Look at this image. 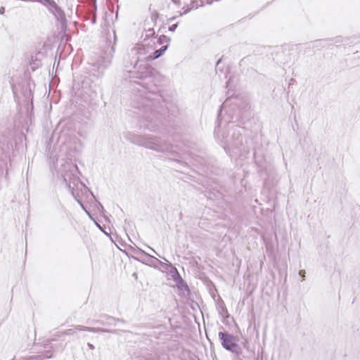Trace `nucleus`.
Segmentation results:
<instances>
[{
	"label": "nucleus",
	"instance_id": "nucleus-1",
	"mask_svg": "<svg viewBox=\"0 0 360 360\" xmlns=\"http://www.w3.org/2000/svg\"><path fill=\"white\" fill-rule=\"evenodd\" d=\"M157 42L159 44H165L160 49H155V42L149 41L144 44H139L132 49V54L136 56L139 60H150L158 58L164 54L167 49L169 39L162 35L159 37Z\"/></svg>",
	"mask_w": 360,
	"mask_h": 360
},
{
	"label": "nucleus",
	"instance_id": "nucleus-2",
	"mask_svg": "<svg viewBox=\"0 0 360 360\" xmlns=\"http://www.w3.org/2000/svg\"><path fill=\"white\" fill-rule=\"evenodd\" d=\"M137 143L150 149L163 150L162 141L157 137L143 136L139 138Z\"/></svg>",
	"mask_w": 360,
	"mask_h": 360
},
{
	"label": "nucleus",
	"instance_id": "nucleus-3",
	"mask_svg": "<svg viewBox=\"0 0 360 360\" xmlns=\"http://www.w3.org/2000/svg\"><path fill=\"white\" fill-rule=\"evenodd\" d=\"M219 338L221 340L222 346L226 349L231 352L234 351L236 347V340L232 335L219 332Z\"/></svg>",
	"mask_w": 360,
	"mask_h": 360
},
{
	"label": "nucleus",
	"instance_id": "nucleus-4",
	"mask_svg": "<svg viewBox=\"0 0 360 360\" xmlns=\"http://www.w3.org/2000/svg\"><path fill=\"white\" fill-rule=\"evenodd\" d=\"M178 8H186L185 13L191 9L194 0H171Z\"/></svg>",
	"mask_w": 360,
	"mask_h": 360
},
{
	"label": "nucleus",
	"instance_id": "nucleus-5",
	"mask_svg": "<svg viewBox=\"0 0 360 360\" xmlns=\"http://www.w3.org/2000/svg\"><path fill=\"white\" fill-rule=\"evenodd\" d=\"M76 330H88V331H91V332H94V333L101 331V330L98 328H88V327H84L82 326H77L73 329H69V330H66L65 333L66 335H73Z\"/></svg>",
	"mask_w": 360,
	"mask_h": 360
},
{
	"label": "nucleus",
	"instance_id": "nucleus-6",
	"mask_svg": "<svg viewBox=\"0 0 360 360\" xmlns=\"http://www.w3.org/2000/svg\"><path fill=\"white\" fill-rule=\"evenodd\" d=\"M69 188L72 189V193L74 195L75 198L77 199L78 193H75V188L74 186H72V183L69 184Z\"/></svg>",
	"mask_w": 360,
	"mask_h": 360
},
{
	"label": "nucleus",
	"instance_id": "nucleus-7",
	"mask_svg": "<svg viewBox=\"0 0 360 360\" xmlns=\"http://www.w3.org/2000/svg\"><path fill=\"white\" fill-rule=\"evenodd\" d=\"M74 186L78 187L80 186L81 187L84 186L81 182H79L77 179H75L74 182L72 183Z\"/></svg>",
	"mask_w": 360,
	"mask_h": 360
},
{
	"label": "nucleus",
	"instance_id": "nucleus-8",
	"mask_svg": "<svg viewBox=\"0 0 360 360\" xmlns=\"http://www.w3.org/2000/svg\"><path fill=\"white\" fill-rule=\"evenodd\" d=\"M177 27V25L176 24H174V25H172L169 28V31H172V32H174L176 28Z\"/></svg>",
	"mask_w": 360,
	"mask_h": 360
},
{
	"label": "nucleus",
	"instance_id": "nucleus-9",
	"mask_svg": "<svg viewBox=\"0 0 360 360\" xmlns=\"http://www.w3.org/2000/svg\"><path fill=\"white\" fill-rule=\"evenodd\" d=\"M304 274H305V271L304 270H301L299 272L300 276L302 277H304Z\"/></svg>",
	"mask_w": 360,
	"mask_h": 360
},
{
	"label": "nucleus",
	"instance_id": "nucleus-10",
	"mask_svg": "<svg viewBox=\"0 0 360 360\" xmlns=\"http://www.w3.org/2000/svg\"><path fill=\"white\" fill-rule=\"evenodd\" d=\"M5 8L4 7L0 8V14H4Z\"/></svg>",
	"mask_w": 360,
	"mask_h": 360
},
{
	"label": "nucleus",
	"instance_id": "nucleus-11",
	"mask_svg": "<svg viewBox=\"0 0 360 360\" xmlns=\"http://www.w3.org/2000/svg\"><path fill=\"white\" fill-rule=\"evenodd\" d=\"M77 201H78V202L80 204V205L82 206V207L84 210H85V208H84V207L83 204L79 201V200L77 199Z\"/></svg>",
	"mask_w": 360,
	"mask_h": 360
},
{
	"label": "nucleus",
	"instance_id": "nucleus-12",
	"mask_svg": "<svg viewBox=\"0 0 360 360\" xmlns=\"http://www.w3.org/2000/svg\"><path fill=\"white\" fill-rule=\"evenodd\" d=\"M88 346H89V348H90V349H93L94 348V345H91V344H90V343H89V344H88Z\"/></svg>",
	"mask_w": 360,
	"mask_h": 360
},
{
	"label": "nucleus",
	"instance_id": "nucleus-13",
	"mask_svg": "<svg viewBox=\"0 0 360 360\" xmlns=\"http://www.w3.org/2000/svg\"><path fill=\"white\" fill-rule=\"evenodd\" d=\"M150 249L153 252H155V250H153V249H152V248H150Z\"/></svg>",
	"mask_w": 360,
	"mask_h": 360
}]
</instances>
